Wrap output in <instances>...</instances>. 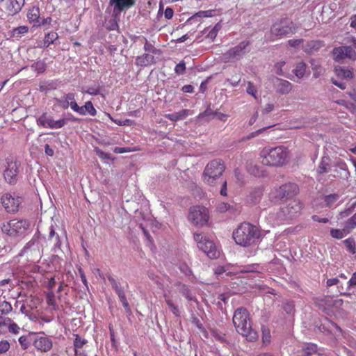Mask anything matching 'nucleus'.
I'll return each mask as SVG.
<instances>
[{
    "label": "nucleus",
    "instance_id": "1",
    "mask_svg": "<svg viewBox=\"0 0 356 356\" xmlns=\"http://www.w3.org/2000/svg\"><path fill=\"white\" fill-rule=\"evenodd\" d=\"M232 235L236 244L249 248L259 243L262 232L259 227L243 221L234 230Z\"/></svg>",
    "mask_w": 356,
    "mask_h": 356
},
{
    "label": "nucleus",
    "instance_id": "2",
    "mask_svg": "<svg viewBox=\"0 0 356 356\" xmlns=\"http://www.w3.org/2000/svg\"><path fill=\"white\" fill-rule=\"evenodd\" d=\"M232 321L237 332L249 341H255L258 339L257 332L252 328L250 314L246 308H237Z\"/></svg>",
    "mask_w": 356,
    "mask_h": 356
},
{
    "label": "nucleus",
    "instance_id": "3",
    "mask_svg": "<svg viewBox=\"0 0 356 356\" xmlns=\"http://www.w3.org/2000/svg\"><path fill=\"white\" fill-rule=\"evenodd\" d=\"M289 156V150L284 146L264 147L260 152L261 163L266 165L282 166L286 164Z\"/></svg>",
    "mask_w": 356,
    "mask_h": 356
},
{
    "label": "nucleus",
    "instance_id": "4",
    "mask_svg": "<svg viewBox=\"0 0 356 356\" xmlns=\"http://www.w3.org/2000/svg\"><path fill=\"white\" fill-rule=\"evenodd\" d=\"M296 29L297 27L292 21L286 18L280 19L273 23L267 38L269 41L273 42L295 34Z\"/></svg>",
    "mask_w": 356,
    "mask_h": 356
},
{
    "label": "nucleus",
    "instance_id": "5",
    "mask_svg": "<svg viewBox=\"0 0 356 356\" xmlns=\"http://www.w3.org/2000/svg\"><path fill=\"white\" fill-rule=\"evenodd\" d=\"M225 170V165L222 160L215 159L208 163L202 172L204 183L209 186H215Z\"/></svg>",
    "mask_w": 356,
    "mask_h": 356
},
{
    "label": "nucleus",
    "instance_id": "6",
    "mask_svg": "<svg viewBox=\"0 0 356 356\" xmlns=\"http://www.w3.org/2000/svg\"><path fill=\"white\" fill-rule=\"evenodd\" d=\"M193 238L197 242V247L210 259H217L220 255V250L216 247L212 241L209 240L206 235L195 233Z\"/></svg>",
    "mask_w": 356,
    "mask_h": 356
},
{
    "label": "nucleus",
    "instance_id": "7",
    "mask_svg": "<svg viewBox=\"0 0 356 356\" xmlns=\"http://www.w3.org/2000/svg\"><path fill=\"white\" fill-rule=\"evenodd\" d=\"M188 220L195 226L203 227L208 223L209 211L204 207H192L189 209Z\"/></svg>",
    "mask_w": 356,
    "mask_h": 356
},
{
    "label": "nucleus",
    "instance_id": "8",
    "mask_svg": "<svg viewBox=\"0 0 356 356\" xmlns=\"http://www.w3.org/2000/svg\"><path fill=\"white\" fill-rule=\"evenodd\" d=\"M28 226L27 220L13 219L3 223L1 228L4 234L14 236L24 232Z\"/></svg>",
    "mask_w": 356,
    "mask_h": 356
},
{
    "label": "nucleus",
    "instance_id": "9",
    "mask_svg": "<svg viewBox=\"0 0 356 356\" xmlns=\"http://www.w3.org/2000/svg\"><path fill=\"white\" fill-rule=\"evenodd\" d=\"M250 45L249 40H243L237 45L231 47L228 51L222 54V59L225 62H230L238 60L248 51V47Z\"/></svg>",
    "mask_w": 356,
    "mask_h": 356
},
{
    "label": "nucleus",
    "instance_id": "10",
    "mask_svg": "<svg viewBox=\"0 0 356 356\" xmlns=\"http://www.w3.org/2000/svg\"><path fill=\"white\" fill-rule=\"evenodd\" d=\"M20 163L11 159H6L5 170L3 175L7 184L13 185L18 180Z\"/></svg>",
    "mask_w": 356,
    "mask_h": 356
},
{
    "label": "nucleus",
    "instance_id": "11",
    "mask_svg": "<svg viewBox=\"0 0 356 356\" xmlns=\"http://www.w3.org/2000/svg\"><path fill=\"white\" fill-rule=\"evenodd\" d=\"M298 186L296 184L288 183L272 190L270 197L272 200H283L290 197L298 193Z\"/></svg>",
    "mask_w": 356,
    "mask_h": 356
},
{
    "label": "nucleus",
    "instance_id": "12",
    "mask_svg": "<svg viewBox=\"0 0 356 356\" xmlns=\"http://www.w3.org/2000/svg\"><path fill=\"white\" fill-rule=\"evenodd\" d=\"M332 56L335 61H341L346 58L356 60V51L352 46L342 45L333 48Z\"/></svg>",
    "mask_w": 356,
    "mask_h": 356
},
{
    "label": "nucleus",
    "instance_id": "13",
    "mask_svg": "<svg viewBox=\"0 0 356 356\" xmlns=\"http://www.w3.org/2000/svg\"><path fill=\"white\" fill-rule=\"evenodd\" d=\"M1 202L7 212L15 213L20 207V197L8 193L1 196Z\"/></svg>",
    "mask_w": 356,
    "mask_h": 356
},
{
    "label": "nucleus",
    "instance_id": "14",
    "mask_svg": "<svg viewBox=\"0 0 356 356\" xmlns=\"http://www.w3.org/2000/svg\"><path fill=\"white\" fill-rule=\"evenodd\" d=\"M302 209V204L300 200H291L285 207L281 209V211L286 218L291 219L298 216Z\"/></svg>",
    "mask_w": 356,
    "mask_h": 356
},
{
    "label": "nucleus",
    "instance_id": "15",
    "mask_svg": "<svg viewBox=\"0 0 356 356\" xmlns=\"http://www.w3.org/2000/svg\"><path fill=\"white\" fill-rule=\"evenodd\" d=\"M76 95L74 92H68L64 94L60 99H56V104L59 105L63 109H67L71 108L74 112L79 111L78 104L76 101Z\"/></svg>",
    "mask_w": 356,
    "mask_h": 356
},
{
    "label": "nucleus",
    "instance_id": "16",
    "mask_svg": "<svg viewBox=\"0 0 356 356\" xmlns=\"http://www.w3.org/2000/svg\"><path fill=\"white\" fill-rule=\"evenodd\" d=\"M68 122H79V118L70 113H68L67 117L60 118L58 120H54L51 116L49 115L47 122L48 129H61V127H63Z\"/></svg>",
    "mask_w": 356,
    "mask_h": 356
},
{
    "label": "nucleus",
    "instance_id": "17",
    "mask_svg": "<svg viewBox=\"0 0 356 356\" xmlns=\"http://www.w3.org/2000/svg\"><path fill=\"white\" fill-rule=\"evenodd\" d=\"M334 173L331 175L335 178L348 179L350 177V172L347 167V164L343 161H338L334 165Z\"/></svg>",
    "mask_w": 356,
    "mask_h": 356
},
{
    "label": "nucleus",
    "instance_id": "18",
    "mask_svg": "<svg viewBox=\"0 0 356 356\" xmlns=\"http://www.w3.org/2000/svg\"><path fill=\"white\" fill-rule=\"evenodd\" d=\"M34 347L42 352H49L53 346L51 339L47 337H38L33 341Z\"/></svg>",
    "mask_w": 356,
    "mask_h": 356
},
{
    "label": "nucleus",
    "instance_id": "19",
    "mask_svg": "<svg viewBox=\"0 0 356 356\" xmlns=\"http://www.w3.org/2000/svg\"><path fill=\"white\" fill-rule=\"evenodd\" d=\"M24 0H7L5 9L8 15H13L20 12L24 4Z\"/></svg>",
    "mask_w": 356,
    "mask_h": 356
},
{
    "label": "nucleus",
    "instance_id": "20",
    "mask_svg": "<svg viewBox=\"0 0 356 356\" xmlns=\"http://www.w3.org/2000/svg\"><path fill=\"white\" fill-rule=\"evenodd\" d=\"M136 0H110V3L114 6V10L122 12L136 4Z\"/></svg>",
    "mask_w": 356,
    "mask_h": 356
},
{
    "label": "nucleus",
    "instance_id": "21",
    "mask_svg": "<svg viewBox=\"0 0 356 356\" xmlns=\"http://www.w3.org/2000/svg\"><path fill=\"white\" fill-rule=\"evenodd\" d=\"M275 88L277 92L280 94H288L292 90L293 85L286 80L277 79V83H275Z\"/></svg>",
    "mask_w": 356,
    "mask_h": 356
},
{
    "label": "nucleus",
    "instance_id": "22",
    "mask_svg": "<svg viewBox=\"0 0 356 356\" xmlns=\"http://www.w3.org/2000/svg\"><path fill=\"white\" fill-rule=\"evenodd\" d=\"M163 296L165 302L168 306L172 314L176 316H179L180 312L179 307L173 302L171 291H168V292H164Z\"/></svg>",
    "mask_w": 356,
    "mask_h": 356
},
{
    "label": "nucleus",
    "instance_id": "23",
    "mask_svg": "<svg viewBox=\"0 0 356 356\" xmlns=\"http://www.w3.org/2000/svg\"><path fill=\"white\" fill-rule=\"evenodd\" d=\"M155 62L154 57L150 54H143L136 58L135 64L137 66L145 67Z\"/></svg>",
    "mask_w": 356,
    "mask_h": 356
},
{
    "label": "nucleus",
    "instance_id": "24",
    "mask_svg": "<svg viewBox=\"0 0 356 356\" xmlns=\"http://www.w3.org/2000/svg\"><path fill=\"white\" fill-rule=\"evenodd\" d=\"M40 11L38 6L31 7L27 12L26 17L30 22H33L35 24H40Z\"/></svg>",
    "mask_w": 356,
    "mask_h": 356
},
{
    "label": "nucleus",
    "instance_id": "25",
    "mask_svg": "<svg viewBox=\"0 0 356 356\" xmlns=\"http://www.w3.org/2000/svg\"><path fill=\"white\" fill-rule=\"evenodd\" d=\"M79 108L80 109L79 111H76V113L80 115H86V114H89L92 116H95L97 115V110L93 106L91 101L86 102L85 105L83 106H79Z\"/></svg>",
    "mask_w": 356,
    "mask_h": 356
},
{
    "label": "nucleus",
    "instance_id": "26",
    "mask_svg": "<svg viewBox=\"0 0 356 356\" xmlns=\"http://www.w3.org/2000/svg\"><path fill=\"white\" fill-rule=\"evenodd\" d=\"M302 356H325L320 353L316 344L309 343L302 350Z\"/></svg>",
    "mask_w": 356,
    "mask_h": 356
},
{
    "label": "nucleus",
    "instance_id": "27",
    "mask_svg": "<svg viewBox=\"0 0 356 356\" xmlns=\"http://www.w3.org/2000/svg\"><path fill=\"white\" fill-rule=\"evenodd\" d=\"M189 114L190 111L188 109H182L180 110L178 113L165 114L164 116L169 120L177 122L181 120V119L186 118V116H188Z\"/></svg>",
    "mask_w": 356,
    "mask_h": 356
},
{
    "label": "nucleus",
    "instance_id": "28",
    "mask_svg": "<svg viewBox=\"0 0 356 356\" xmlns=\"http://www.w3.org/2000/svg\"><path fill=\"white\" fill-rule=\"evenodd\" d=\"M348 95H349L350 97L351 98V99L353 102H355V103L356 104V90H353L352 91L348 92ZM337 103L339 105L346 106V108L350 109V111H351L352 113H356V106L355 105H353V104L346 103V102H345V100H338Z\"/></svg>",
    "mask_w": 356,
    "mask_h": 356
},
{
    "label": "nucleus",
    "instance_id": "29",
    "mask_svg": "<svg viewBox=\"0 0 356 356\" xmlns=\"http://www.w3.org/2000/svg\"><path fill=\"white\" fill-rule=\"evenodd\" d=\"M324 45L323 42L320 40H313L309 42L305 46V51L312 53L320 49Z\"/></svg>",
    "mask_w": 356,
    "mask_h": 356
},
{
    "label": "nucleus",
    "instance_id": "30",
    "mask_svg": "<svg viewBox=\"0 0 356 356\" xmlns=\"http://www.w3.org/2000/svg\"><path fill=\"white\" fill-rule=\"evenodd\" d=\"M211 335L216 341H218L222 344L228 343L226 335L221 331L213 329L211 330Z\"/></svg>",
    "mask_w": 356,
    "mask_h": 356
},
{
    "label": "nucleus",
    "instance_id": "31",
    "mask_svg": "<svg viewBox=\"0 0 356 356\" xmlns=\"http://www.w3.org/2000/svg\"><path fill=\"white\" fill-rule=\"evenodd\" d=\"M335 74L341 78L352 79L353 76V71L350 69H346L340 66L336 67L334 69Z\"/></svg>",
    "mask_w": 356,
    "mask_h": 356
},
{
    "label": "nucleus",
    "instance_id": "32",
    "mask_svg": "<svg viewBox=\"0 0 356 356\" xmlns=\"http://www.w3.org/2000/svg\"><path fill=\"white\" fill-rule=\"evenodd\" d=\"M339 195L338 193H332L325 195L323 200L327 207L332 208L339 200Z\"/></svg>",
    "mask_w": 356,
    "mask_h": 356
},
{
    "label": "nucleus",
    "instance_id": "33",
    "mask_svg": "<svg viewBox=\"0 0 356 356\" xmlns=\"http://www.w3.org/2000/svg\"><path fill=\"white\" fill-rule=\"evenodd\" d=\"M356 227V212L351 216V218H348L346 222L344 228L345 232L347 234L352 232L353 229Z\"/></svg>",
    "mask_w": 356,
    "mask_h": 356
},
{
    "label": "nucleus",
    "instance_id": "34",
    "mask_svg": "<svg viewBox=\"0 0 356 356\" xmlns=\"http://www.w3.org/2000/svg\"><path fill=\"white\" fill-rule=\"evenodd\" d=\"M58 38V35L56 32H50L47 33L43 40L42 47H48L51 44H53L55 41H56Z\"/></svg>",
    "mask_w": 356,
    "mask_h": 356
},
{
    "label": "nucleus",
    "instance_id": "35",
    "mask_svg": "<svg viewBox=\"0 0 356 356\" xmlns=\"http://www.w3.org/2000/svg\"><path fill=\"white\" fill-rule=\"evenodd\" d=\"M47 304L51 307L53 311H58V306L56 304V296L53 291H49L46 296Z\"/></svg>",
    "mask_w": 356,
    "mask_h": 356
},
{
    "label": "nucleus",
    "instance_id": "36",
    "mask_svg": "<svg viewBox=\"0 0 356 356\" xmlns=\"http://www.w3.org/2000/svg\"><path fill=\"white\" fill-rule=\"evenodd\" d=\"M330 234L333 238L338 240L343 238L347 235L344 227L343 229L331 228Z\"/></svg>",
    "mask_w": 356,
    "mask_h": 356
},
{
    "label": "nucleus",
    "instance_id": "37",
    "mask_svg": "<svg viewBox=\"0 0 356 356\" xmlns=\"http://www.w3.org/2000/svg\"><path fill=\"white\" fill-rule=\"evenodd\" d=\"M306 71V65L304 62H299L295 66V69L293 70V72L296 76L298 78H302L305 74Z\"/></svg>",
    "mask_w": 356,
    "mask_h": 356
},
{
    "label": "nucleus",
    "instance_id": "38",
    "mask_svg": "<svg viewBox=\"0 0 356 356\" xmlns=\"http://www.w3.org/2000/svg\"><path fill=\"white\" fill-rule=\"evenodd\" d=\"M343 243L345 244L346 248L349 252L352 254L356 253V243L353 238H348L344 240Z\"/></svg>",
    "mask_w": 356,
    "mask_h": 356
},
{
    "label": "nucleus",
    "instance_id": "39",
    "mask_svg": "<svg viewBox=\"0 0 356 356\" xmlns=\"http://www.w3.org/2000/svg\"><path fill=\"white\" fill-rule=\"evenodd\" d=\"M31 67L33 70L36 71L37 73L42 74L46 70L47 66L44 61L38 60L32 64Z\"/></svg>",
    "mask_w": 356,
    "mask_h": 356
},
{
    "label": "nucleus",
    "instance_id": "40",
    "mask_svg": "<svg viewBox=\"0 0 356 356\" xmlns=\"http://www.w3.org/2000/svg\"><path fill=\"white\" fill-rule=\"evenodd\" d=\"M330 168V165L327 162V159H322L321 162L319 163L318 168L316 169V172L318 174H323L324 172H327Z\"/></svg>",
    "mask_w": 356,
    "mask_h": 356
},
{
    "label": "nucleus",
    "instance_id": "41",
    "mask_svg": "<svg viewBox=\"0 0 356 356\" xmlns=\"http://www.w3.org/2000/svg\"><path fill=\"white\" fill-rule=\"evenodd\" d=\"M13 311V306L10 303L3 300L0 303V314L6 315Z\"/></svg>",
    "mask_w": 356,
    "mask_h": 356
},
{
    "label": "nucleus",
    "instance_id": "42",
    "mask_svg": "<svg viewBox=\"0 0 356 356\" xmlns=\"http://www.w3.org/2000/svg\"><path fill=\"white\" fill-rule=\"evenodd\" d=\"M49 115L47 113L44 112L40 115V117L37 118L36 122L37 124L40 126L41 127H47L48 129L47 122H48Z\"/></svg>",
    "mask_w": 356,
    "mask_h": 356
},
{
    "label": "nucleus",
    "instance_id": "43",
    "mask_svg": "<svg viewBox=\"0 0 356 356\" xmlns=\"http://www.w3.org/2000/svg\"><path fill=\"white\" fill-rule=\"evenodd\" d=\"M75 339L74 340V346L75 348V354L78 353V348H82L86 343V341L84 339H81L79 334L74 335Z\"/></svg>",
    "mask_w": 356,
    "mask_h": 356
},
{
    "label": "nucleus",
    "instance_id": "44",
    "mask_svg": "<svg viewBox=\"0 0 356 356\" xmlns=\"http://www.w3.org/2000/svg\"><path fill=\"white\" fill-rule=\"evenodd\" d=\"M29 28L26 26H20L13 29V36L20 37L22 35L27 33Z\"/></svg>",
    "mask_w": 356,
    "mask_h": 356
},
{
    "label": "nucleus",
    "instance_id": "45",
    "mask_svg": "<svg viewBox=\"0 0 356 356\" xmlns=\"http://www.w3.org/2000/svg\"><path fill=\"white\" fill-rule=\"evenodd\" d=\"M312 68L314 70V76L315 77H318L323 72V68L321 65H318V63L315 60H312L311 62Z\"/></svg>",
    "mask_w": 356,
    "mask_h": 356
},
{
    "label": "nucleus",
    "instance_id": "46",
    "mask_svg": "<svg viewBox=\"0 0 356 356\" xmlns=\"http://www.w3.org/2000/svg\"><path fill=\"white\" fill-rule=\"evenodd\" d=\"M212 15H213V10H205V11H199V12L196 13L195 14H194L190 19H194L197 17H200V18L211 17V16H212Z\"/></svg>",
    "mask_w": 356,
    "mask_h": 356
},
{
    "label": "nucleus",
    "instance_id": "47",
    "mask_svg": "<svg viewBox=\"0 0 356 356\" xmlns=\"http://www.w3.org/2000/svg\"><path fill=\"white\" fill-rule=\"evenodd\" d=\"M85 92L92 95H99L100 93L99 84H95L93 86H88Z\"/></svg>",
    "mask_w": 356,
    "mask_h": 356
},
{
    "label": "nucleus",
    "instance_id": "48",
    "mask_svg": "<svg viewBox=\"0 0 356 356\" xmlns=\"http://www.w3.org/2000/svg\"><path fill=\"white\" fill-rule=\"evenodd\" d=\"M186 70V63L184 60H181L178 63L175 68V73L177 74H184Z\"/></svg>",
    "mask_w": 356,
    "mask_h": 356
},
{
    "label": "nucleus",
    "instance_id": "49",
    "mask_svg": "<svg viewBox=\"0 0 356 356\" xmlns=\"http://www.w3.org/2000/svg\"><path fill=\"white\" fill-rule=\"evenodd\" d=\"M175 286L180 287V291L182 293V294L184 296H186V298H188L189 300L191 299L189 297L190 291H189L188 288L187 287V286L185 285V284H182V283L178 282L175 284Z\"/></svg>",
    "mask_w": 356,
    "mask_h": 356
},
{
    "label": "nucleus",
    "instance_id": "50",
    "mask_svg": "<svg viewBox=\"0 0 356 356\" xmlns=\"http://www.w3.org/2000/svg\"><path fill=\"white\" fill-rule=\"evenodd\" d=\"M181 273H184L186 276L192 275V270L191 268L185 263H181L178 266Z\"/></svg>",
    "mask_w": 356,
    "mask_h": 356
},
{
    "label": "nucleus",
    "instance_id": "51",
    "mask_svg": "<svg viewBox=\"0 0 356 356\" xmlns=\"http://www.w3.org/2000/svg\"><path fill=\"white\" fill-rule=\"evenodd\" d=\"M9 332L13 333L14 334H18L20 331V327L18 326V325L16 323L13 322H8V324Z\"/></svg>",
    "mask_w": 356,
    "mask_h": 356
},
{
    "label": "nucleus",
    "instance_id": "52",
    "mask_svg": "<svg viewBox=\"0 0 356 356\" xmlns=\"http://www.w3.org/2000/svg\"><path fill=\"white\" fill-rule=\"evenodd\" d=\"M10 344L8 341L3 339L0 341V354L6 353L10 350Z\"/></svg>",
    "mask_w": 356,
    "mask_h": 356
},
{
    "label": "nucleus",
    "instance_id": "53",
    "mask_svg": "<svg viewBox=\"0 0 356 356\" xmlns=\"http://www.w3.org/2000/svg\"><path fill=\"white\" fill-rule=\"evenodd\" d=\"M246 92L248 93V94H250L251 95H252V97L255 99L257 98V89L255 88V86H254V84L252 83H251L250 81H249L248 83V86H247V89H246Z\"/></svg>",
    "mask_w": 356,
    "mask_h": 356
},
{
    "label": "nucleus",
    "instance_id": "54",
    "mask_svg": "<svg viewBox=\"0 0 356 356\" xmlns=\"http://www.w3.org/2000/svg\"><path fill=\"white\" fill-rule=\"evenodd\" d=\"M262 334H263V341L264 343H269L270 340V330L266 327L262 328Z\"/></svg>",
    "mask_w": 356,
    "mask_h": 356
},
{
    "label": "nucleus",
    "instance_id": "55",
    "mask_svg": "<svg viewBox=\"0 0 356 356\" xmlns=\"http://www.w3.org/2000/svg\"><path fill=\"white\" fill-rule=\"evenodd\" d=\"M220 29V26L217 24L207 33V38L214 39L217 35V33Z\"/></svg>",
    "mask_w": 356,
    "mask_h": 356
},
{
    "label": "nucleus",
    "instance_id": "56",
    "mask_svg": "<svg viewBox=\"0 0 356 356\" xmlns=\"http://www.w3.org/2000/svg\"><path fill=\"white\" fill-rule=\"evenodd\" d=\"M19 342L23 350H26V348L29 346V343L28 341L26 336H21L19 339Z\"/></svg>",
    "mask_w": 356,
    "mask_h": 356
},
{
    "label": "nucleus",
    "instance_id": "57",
    "mask_svg": "<svg viewBox=\"0 0 356 356\" xmlns=\"http://www.w3.org/2000/svg\"><path fill=\"white\" fill-rule=\"evenodd\" d=\"M285 65V61H279L277 62L275 68L276 70V73L279 75L283 74L282 67Z\"/></svg>",
    "mask_w": 356,
    "mask_h": 356
},
{
    "label": "nucleus",
    "instance_id": "58",
    "mask_svg": "<svg viewBox=\"0 0 356 356\" xmlns=\"http://www.w3.org/2000/svg\"><path fill=\"white\" fill-rule=\"evenodd\" d=\"M108 280L111 284V286L115 291H116L118 289H120L121 287L120 286V284L117 282V280L113 278L112 276H108Z\"/></svg>",
    "mask_w": 356,
    "mask_h": 356
},
{
    "label": "nucleus",
    "instance_id": "59",
    "mask_svg": "<svg viewBox=\"0 0 356 356\" xmlns=\"http://www.w3.org/2000/svg\"><path fill=\"white\" fill-rule=\"evenodd\" d=\"M120 302H121L122 306L124 307V308L125 309V311L129 314H131V307L129 305V302L127 299V297L125 296L123 298L120 299Z\"/></svg>",
    "mask_w": 356,
    "mask_h": 356
},
{
    "label": "nucleus",
    "instance_id": "60",
    "mask_svg": "<svg viewBox=\"0 0 356 356\" xmlns=\"http://www.w3.org/2000/svg\"><path fill=\"white\" fill-rule=\"evenodd\" d=\"M131 151H132V149L129 147H115L114 149V153L115 154L129 153L131 152Z\"/></svg>",
    "mask_w": 356,
    "mask_h": 356
},
{
    "label": "nucleus",
    "instance_id": "61",
    "mask_svg": "<svg viewBox=\"0 0 356 356\" xmlns=\"http://www.w3.org/2000/svg\"><path fill=\"white\" fill-rule=\"evenodd\" d=\"M303 42V39L302 38H300V39H290L289 41H288V44L291 46V47H297V46H299L300 44H302Z\"/></svg>",
    "mask_w": 356,
    "mask_h": 356
},
{
    "label": "nucleus",
    "instance_id": "62",
    "mask_svg": "<svg viewBox=\"0 0 356 356\" xmlns=\"http://www.w3.org/2000/svg\"><path fill=\"white\" fill-rule=\"evenodd\" d=\"M95 152L102 159H109V154L104 152V151L100 149L99 147L95 148Z\"/></svg>",
    "mask_w": 356,
    "mask_h": 356
},
{
    "label": "nucleus",
    "instance_id": "63",
    "mask_svg": "<svg viewBox=\"0 0 356 356\" xmlns=\"http://www.w3.org/2000/svg\"><path fill=\"white\" fill-rule=\"evenodd\" d=\"M12 319L9 318H3L0 316V332H2V328L8 324V322H11Z\"/></svg>",
    "mask_w": 356,
    "mask_h": 356
},
{
    "label": "nucleus",
    "instance_id": "64",
    "mask_svg": "<svg viewBox=\"0 0 356 356\" xmlns=\"http://www.w3.org/2000/svg\"><path fill=\"white\" fill-rule=\"evenodd\" d=\"M356 286V272L353 273L350 280L348 282V288L350 289Z\"/></svg>",
    "mask_w": 356,
    "mask_h": 356
}]
</instances>
